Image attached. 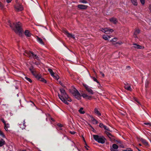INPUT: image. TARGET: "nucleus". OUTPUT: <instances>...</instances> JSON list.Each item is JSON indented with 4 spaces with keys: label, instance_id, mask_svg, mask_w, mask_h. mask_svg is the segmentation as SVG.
<instances>
[{
    "label": "nucleus",
    "instance_id": "obj_18",
    "mask_svg": "<svg viewBox=\"0 0 151 151\" xmlns=\"http://www.w3.org/2000/svg\"><path fill=\"white\" fill-rule=\"evenodd\" d=\"M133 45H134V47L135 48L141 49H142V48H144L143 47H142V46L136 44H133Z\"/></svg>",
    "mask_w": 151,
    "mask_h": 151
},
{
    "label": "nucleus",
    "instance_id": "obj_48",
    "mask_svg": "<svg viewBox=\"0 0 151 151\" xmlns=\"http://www.w3.org/2000/svg\"><path fill=\"white\" fill-rule=\"evenodd\" d=\"M148 81H147L146 83V84H145V86H146V87H147V85H148Z\"/></svg>",
    "mask_w": 151,
    "mask_h": 151
},
{
    "label": "nucleus",
    "instance_id": "obj_51",
    "mask_svg": "<svg viewBox=\"0 0 151 151\" xmlns=\"http://www.w3.org/2000/svg\"><path fill=\"white\" fill-rule=\"evenodd\" d=\"M59 83L62 86H63V84L62 83H61V81H59Z\"/></svg>",
    "mask_w": 151,
    "mask_h": 151
},
{
    "label": "nucleus",
    "instance_id": "obj_44",
    "mask_svg": "<svg viewBox=\"0 0 151 151\" xmlns=\"http://www.w3.org/2000/svg\"><path fill=\"white\" fill-rule=\"evenodd\" d=\"M58 125L59 126V127H62V125L60 124H58Z\"/></svg>",
    "mask_w": 151,
    "mask_h": 151
},
{
    "label": "nucleus",
    "instance_id": "obj_45",
    "mask_svg": "<svg viewBox=\"0 0 151 151\" xmlns=\"http://www.w3.org/2000/svg\"><path fill=\"white\" fill-rule=\"evenodd\" d=\"M100 74H101L104 77V74L102 72H100Z\"/></svg>",
    "mask_w": 151,
    "mask_h": 151
},
{
    "label": "nucleus",
    "instance_id": "obj_14",
    "mask_svg": "<svg viewBox=\"0 0 151 151\" xmlns=\"http://www.w3.org/2000/svg\"><path fill=\"white\" fill-rule=\"evenodd\" d=\"M109 20L111 22L114 24H116L118 22L117 19L114 17L110 19Z\"/></svg>",
    "mask_w": 151,
    "mask_h": 151
},
{
    "label": "nucleus",
    "instance_id": "obj_33",
    "mask_svg": "<svg viewBox=\"0 0 151 151\" xmlns=\"http://www.w3.org/2000/svg\"><path fill=\"white\" fill-rule=\"evenodd\" d=\"M79 2L80 3H82L83 4H86L87 3V1L86 0H78Z\"/></svg>",
    "mask_w": 151,
    "mask_h": 151
},
{
    "label": "nucleus",
    "instance_id": "obj_29",
    "mask_svg": "<svg viewBox=\"0 0 151 151\" xmlns=\"http://www.w3.org/2000/svg\"><path fill=\"white\" fill-rule=\"evenodd\" d=\"M112 149H117L118 148V146L116 144H114L112 145Z\"/></svg>",
    "mask_w": 151,
    "mask_h": 151
},
{
    "label": "nucleus",
    "instance_id": "obj_15",
    "mask_svg": "<svg viewBox=\"0 0 151 151\" xmlns=\"http://www.w3.org/2000/svg\"><path fill=\"white\" fill-rule=\"evenodd\" d=\"M94 112L95 114L98 116H101V113L99 111L98 109L97 108H95L94 109Z\"/></svg>",
    "mask_w": 151,
    "mask_h": 151
},
{
    "label": "nucleus",
    "instance_id": "obj_40",
    "mask_svg": "<svg viewBox=\"0 0 151 151\" xmlns=\"http://www.w3.org/2000/svg\"><path fill=\"white\" fill-rule=\"evenodd\" d=\"M0 7L1 9H2L4 8V6L2 3L0 2Z\"/></svg>",
    "mask_w": 151,
    "mask_h": 151
},
{
    "label": "nucleus",
    "instance_id": "obj_22",
    "mask_svg": "<svg viewBox=\"0 0 151 151\" xmlns=\"http://www.w3.org/2000/svg\"><path fill=\"white\" fill-rule=\"evenodd\" d=\"M24 33L26 36L27 37H30L31 35V34L28 30H26L24 32Z\"/></svg>",
    "mask_w": 151,
    "mask_h": 151
},
{
    "label": "nucleus",
    "instance_id": "obj_11",
    "mask_svg": "<svg viewBox=\"0 0 151 151\" xmlns=\"http://www.w3.org/2000/svg\"><path fill=\"white\" fill-rule=\"evenodd\" d=\"M78 7L81 9H86L88 7V6L84 5L79 4L78 5Z\"/></svg>",
    "mask_w": 151,
    "mask_h": 151
},
{
    "label": "nucleus",
    "instance_id": "obj_52",
    "mask_svg": "<svg viewBox=\"0 0 151 151\" xmlns=\"http://www.w3.org/2000/svg\"><path fill=\"white\" fill-rule=\"evenodd\" d=\"M117 142L118 143H120V144L121 143V142L120 141H117Z\"/></svg>",
    "mask_w": 151,
    "mask_h": 151
},
{
    "label": "nucleus",
    "instance_id": "obj_43",
    "mask_svg": "<svg viewBox=\"0 0 151 151\" xmlns=\"http://www.w3.org/2000/svg\"><path fill=\"white\" fill-rule=\"evenodd\" d=\"M1 121H2V122L4 123V124H6V123L5 122V121H4V119H1Z\"/></svg>",
    "mask_w": 151,
    "mask_h": 151
},
{
    "label": "nucleus",
    "instance_id": "obj_53",
    "mask_svg": "<svg viewBox=\"0 0 151 151\" xmlns=\"http://www.w3.org/2000/svg\"><path fill=\"white\" fill-rule=\"evenodd\" d=\"M93 72L94 73H95V74H96V72H95V70H94V69H93Z\"/></svg>",
    "mask_w": 151,
    "mask_h": 151
},
{
    "label": "nucleus",
    "instance_id": "obj_5",
    "mask_svg": "<svg viewBox=\"0 0 151 151\" xmlns=\"http://www.w3.org/2000/svg\"><path fill=\"white\" fill-rule=\"evenodd\" d=\"M23 55L30 58L33 57L34 58L37 60L39 59L38 56L34 54L33 53L30 51H24V53H23Z\"/></svg>",
    "mask_w": 151,
    "mask_h": 151
},
{
    "label": "nucleus",
    "instance_id": "obj_4",
    "mask_svg": "<svg viewBox=\"0 0 151 151\" xmlns=\"http://www.w3.org/2000/svg\"><path fill=\"white\" fill-rule=\"evenodd\" d=\"M70 92L78 100L81 99V94L76 89L74 88L70 90Z\"/></svg>",
    "mask_w": 151,
    "mask_h": 151
},
{
    "label": "nucleus",
    "instance_id": "obj_50",
    "mask_svg": "<svg viewBox=\"0 0 151 151\" xmlns=\"http://www.w3.org/2000/svg\"><path fill=\"white\" fill-rule=\"evenodd\" d=\"M88 147V146L86 144V145L85 146V148L87 150H88V149L87 147Z\"/></svg>",
    "mask_w": 151,
    "mask_h": 151
},
{
    "label": "nucleus",
    "instance_id": "obj_39",
    "mask_svg": "<svg viewBox=\"0 0 151 151\" xmlns=\"http://www.w3.org/2000/svg\"><path fill=\"white\" fill-rule=\"evenodd\" d=\"M123 151H133V150L130 148H128L126 150H124Z\"/></svg>",
    "mask_w": 151,
    "mask_h": 151
},
{
    "label": "nucleus",
    "instance_id": "obj_54",
    "mask_svg": "<svg viewBox=\"0 0 151 151\" xmlns=\"http://www.w3.org/2000/svg\"><path fill=\"white\" fill-rule=\"evenodd\" d=\"M120 146V147H124V146H123V145H121Z\"/></svg>",
    "mask_w": 151,
    "mask_h": 151
},
{
    "label": "nucleus",
    "instance_id": "obj_56",
    "mask_svg": "<svg viewBox=\"0 0 151 151\" xmlns=\"http://www.w3.org/2000/svg\"><path fill=\"white\" fill-rule=\"evenodd\" d=\"M51 119L52 121H54V120L53 119L51 118Z\"/></svg>",
    "mask_w": 151,
    "mask_h": 151
},
{
    "label": "nucleus",
    "instance_id": "obj_10",
    "mask_svg": "<svg viewBox=\"0 0 151 151\" xmlns=\"http://www.w3.org/2000/svg\"><path fill=\"white\" fill-rule=\"evenodd\" d=\"M32 73L34 76L35 77L39 80L40 79V78H42V76L41 74H37L35 71L32 70Z\"/></svg>",
    "mask_w": 151,
    "mask_h": 151
},
{
    "label": "nucleus",
    "instance_id": "obj_21",
    "mask_svg": "<svg viewBox=\"0 0 151 151\" xmlns=\"http://www.w3.org/2000/svg\"><path fill=\"white\" fill-rule=\"evenodd\" d=\"M25 122H24V120L23 123H20L19 124L20 127L22 129L25 128L26 127V126L25 125Z\"/></svg>",
    "mask_w": 151,
    "mask_h": 151
},
{
    "label": "nucleus",
    "instance_id": "obj_2",
    "mask_svg": "<svg viewBox=\"0 0 151 151\" xmlns=\"http://www.w3.org/2000/svg\"><path fill=\"white\" fill-rule=\"evenodd\" d=\"M13 25L15 26L16 29L15 30V32L19 35H21L22 31L21 29V26H22L21 23L20 22H18L16 24L13 23Z\"/></svg>",
    "mask_w": 151,
    "mask_h": 151
},
{
    "label": "nucleus",
    "instance_id": "obj_47",
    "mask_svg": "<svg viewBox=\"0 0 151 151\" xmlns=\"http://www.w3.org/2000/svg\"><path fill=\"white\" fill-rule=\"evenodd\" d=\"M70 133L71 134H74L75 133V132H70Z\"/></svg>",
    "mask_w": 151,
    "mask_h": 151
},
{
    "label": "nucleus",
    "instance_id": "obj_59",
    "mask_svg": "<svg viewBox=\"0 0 151 151\" xmlns=\"http://www.w3.org/2000/svg\"><path fill=\"white\" fill-rule=\"evenodd\" d=\"M84 142H85V140L84 139Z\"/></svg>",
    "mask_w": 151,
    "mask_h": 151
},
{
    "label": "nucleus",
    "instance_id": "obj_26",
    "mask_svg": "<svg viewBox=\"0 0 151 151\" xmlns=\"http://www.w3.org/2000/svg\"><path fill=\"white\" fill-rule=\"evenodd\" d=\"M4 125V129L6 131H8V128L9 127V125L8 123H6Z\"/></svg>",
    "mask_w": 151,
    "mask_h": 151
},
{
    "label": "nucleus",
    "instance_id": "obj_30",
    "mask_svg": "<svg viewBox=\"0 0 151 151\" xmlns=\"http://www.w3.org/2000/svg\"><path fill=\"white\" fill-rule=\"evenodd\" d=\"M110 37L109 36H103V38L105 40H108L110 38Z\"/></svg>",
    "mask_w": 151,
    "mask_h": 151
},
{
    "label": "nucleus",
    "instance_id": "obj_3",
    "mask_svg": "<svg viewBox=\"0 0 151 151\" xmlns=\"http://www.w3.org/2000/svg\"><path fill=\"white\" fill-rule=\"evenodd\" d=\"M93 136L95 140L101 144H104L105 143V139L103 136L93 135Z\"/></svg>",
    "mask_w": 151,
    "mask_h": 151
},
{
    "label": "nucleus",
    "instance_id": "obj_7",
    "mask_svg": "<svg viewBox=\"0 0 151 151\" xmlns=\"http://www.w3.org/2000/svg\"><path fill=\"white\" fill-rule=\"evenodd\" d=\"M14 8L17 11H21L23 9L22 6L20 4H17L15 6Z\"/></svg>",
    "mask_w": 151,
    "mask_h": 151
},
{
    "label": "nucleus",
    "instance_id": "obj_27",
    "mask_svg": "<svg viewBox=\"0 0 151 151\" xmlns=\"http://www.w3.org/2000/svg\"><path fill=\"white\" fill-rule=\"evenodd\" d=\"M52 76L57 80H58L59 78V76L56 74H53V76Z\"/></svg>",
    "mask_w": 151,
    "mask_h": 151
},
{
    "label": "nucleus",
    "instance_id": "obj_1",
    "mask_svg": "<svg viewBox=\"0 0 151 151\" xmlns=\"http://www.w3.org/2000/svg\"><path fill=\"white\" fill-rule=\"evenodd\" d=\"M60 91L61 92V94H58V96L60 99L65 104L67 105L68 104V103L67 101L70 102L71 101V99L66 93L64 89H60Z\"/></svg>",
    "mask_w": 151,
    "mask_h": 151
},
{
    "label": "nucleus",
    "instance_id": "obj_37",
    "mask_svg": "<svg viewBox=\"0 0 151 151\" xmlns=\"http://www.w3.org/2000/svg\"><path fill=\"white\" fill-rule=\"evenodd\" d=\"M8 25L10 26V27L12 29H14V27L11 24V23L10 21H9L8 22Z\"/></svg>",
    "mask_w": 151,
    "mask_h": 151
},
{
    "label": "nucleus",
    "instance_id": "obj_46",
    "mask_svg": "<svg viewBox=\"0 0 151 151\" xmlns=\"http://www.w3.org/2000/svg\"><path fill=\"white\" fill-rule=\"evenodd\" d=\"M12 0H6V1L8 3L10 2Z\"/></svg>",
    "mask_w": 151,
    "mask_h": 151
},
{
    "label": "nucleus",
    "instance_id": "obj_20",
    "mask_svg": "<svg viewBox=\"0 0 151 151\" xmlns=\"http://www.w3.org/2000/svg\"><path fill=\"white\" fill-rule=\"evenodd\" d=\"M140 32V31L139 29H137L135 31L134 34V37H137V35L139 34Z\"/></svg>",
    "mask_w": 151,
    "mask_h": 151
},
{
    "label": "nucleus",
    "instance_id": "obj_24",
    "mask_svg": "<svg viewBox=\"0 0 151 151\" xmlns=\"http://www.w3.org/2000/svg\"><path fill=\"white\" fill-rule=\"evenodd\" d=\"M78 112L82 114H83L85 113V111L83 110V108L81 107L78 110Z\"/></svg>",
    "mask_w": 151,
    "mask_h": 151
},
{
    "label": "nucleus",
    "instance_id": "obj_35",
    "mask_svg": "<svg viewBox=\"0 0 151 151\" xmlns=\"http://www.w3.org/2000/svg\"><path fill=\"white\" fill-rule=\"evenodd\" d=\"M24 78L25 79L26 81H29L30 83L32 82V81L31 80V79L25 77Z\"/></svg>",
    "mask_w": 151,
    "mask_h": 151
},
{
    "label": "nucleus",
    "instance_id": "obj_38",
    "mask_svg": "<svg viewBox=\"0 0 151 151\" xmlns=\"http://www.w3.org/2000/svg\"><path fill=\"white\" fill-rule=\"evenodd\" d=\"M144 124L148 126L149 127H151V124L150 123H145Z\"/></svg>",
    "mask_w": 151,
    "mask_h": 151
},
{
    "label": "nucleus",
    "instance_id": "obj_16",
    "mask_svg": "<svg viewBox=\"0 0 151 151\" xmlns=\"http://www.w3.org/2000/svg\"><path fill=\"white\" fill-rule=\"evenodd\" d=\"M138 140L139 141L141 142L143 144L146 145H148V143L146 141L145 139H143L142 138H139Z\"/></svg>",
    "mask_w": 151,
    "mask_h": 151
},
{
    "label": "nucleus",
    "instance_id": "obj_28",
    "mask_svg": "<svg viewBox=\"0 0 151 151\" xmlns=\"http://www.w3.org/2000/svg\"><path fill=\"white\" fill-rule=\"evenodd\" d=\"M5 144V141L3 139L0 141V147H1Z\"/></svg>",
    "mask_w": 151,
    "mask_h": 151
},
{
    "label": "nucleus",
    "instance_id": "obj_25",
    "mask_svg": "<svg viewBox=\"0 0 151 151\" xmlns=\"http://www.w3.org/2000/svg\"><path fill=\"white\" fill-rule=\"evenodd\" d=\"M132 4L134 6L137 5V0H130Z\"/></svg>",
    "mask_w": 151,
    "mask_h": 151
},
{
    "label": "nucleus",
    "instance_id": "obj_12",
    "mask_svg": "<svg viewBox=\"0 0 151 151\" xmlns=\"http://www.w3.org/2000/svg\"><path fill=\"white\" fill-rule=\"evenodd\" d=\"M82 96L84 98L87 99H90L91 98V96L87 95L85 93H83Z\"/></svg>",
    "mask_w": 151,
    "mask_h": 151
},
{
    "label": "nucleus",
    "instance_id": "obj_58",
    "mask_svg": "<svg viewBox=\"0 0 151 151\" xmlns=\"http://www.w3.org/2000/svg\"><path fill=\"white\" fill-rule=\"evenodd\" d=\"M139 145L140 146H141L142 145L141 144H139Z\"/></svg>",
    "mask_w": 151,
    "mask_h": 151
},
{
    "label": "nucleus",
    "instance_id": "obj_32",
    "mask_svg": "<svg viewBox=\"0 0 151 151\" xmlns=\"http://www.w3.org/2000/svg\"><path fill=\"white\" fill-rule=\"evenodd\" d=\"M105 132L106 134L108 136V137L110 138H111V137H112V135L109 132H107V131H105Z\"/></svg>",
    "mask_w": 151,
    "mask_h": 151
},
{
    "label": "nucleus",
    "instance_id": "obj_17",
    "mask_svg": "<svg viewBox=\"0 0 151 151\" xmlns=\"http://www.w3.org/2000/svg\"><path fill=\"white\" fill-rule=\"evenodd\" d=\"M124 87L128 91H132V89L131 88L130 85L128 83L125 84Z\"/></svg>",
    "mask_w": 151,
    "mask_h": 151
},
{
    "label": "nucleus",
    "instance_id": "obj_36",
    "mask_svg": "<svg viewBox=\"0 0 151 151\" xmlns=\"http://www.w3.org/2000/svg\"><path fill=\"white\" fill-rule=\"evenodd\" d=\"M91 77L92 78V79L93 80V81L96 82L97 83H99V82L97 81V79L95 77H94L91 76Z\"/></svg>",
    "mask_w": 151,
    "mask_h": 151
},
{
    "label": "nucleus",
    "instance_id": "obj_41",
    "mask_svg": "<svg viewBox=\"0 0 151 151\" xmlns=\"http://www.w3.org/2000/svg\"><path fill=\"white\" fill-rule=\"evenodd\" d=\"M140 1L142 4H144L145 3V0H140Z\"/></svg>",
    "mask_w": 151,
    "mask_h": 151
},
{
    "label": "nucleus",
    "instance_id": "obj_60",
    "mask_svg": "<svg viewBox=\"0 0 151 151\" xmlns=\"http://www.w3.org/2000/svg\"><path fill=\"white\" fill-rule=\"evenodd\" d=\"M139 151H140V150H139Z\"/></svg>",
    "mask_w": 151,
    "mask_h": 151
},
{
    "label": "nucleus",
    "instance_id": "obj_6",
    "mask_svg": "<svg viewBox=\"0 0 151 151\" xmlns=\"http://www.w3.org/2000/svg\"><path fill=\"white\" fill-rule=\"evenodd\" d=\"M83 86H84V87L85 88V89H86V90L91 94L92 95L94 94V92L91 89V88L89 86H88L87 85L85 84H83Z\"/></svg>",
    "mask_w": 151,
    "mask_h": 151
},
{
    "label": "nucleus",
    "instance_id": "obj_23",
    "mask_svg": "<svg viewBox=\"0 0 151 151\" xmlns=\"http://www.w3.org/2000/svg\"><path fill=\"white\" fill-rule=\"evenodd\" d=\"M37 40L39 43H40L42 45H44V43L43 42L42 40L39 37H37Z\"/></svg>",
    "mask_w": 151,
    "mask_h": 151
},
{
    "label": "nucleus",
    "instance_id": "obj_49",
    "mask_svg": "<svg viewBox=\"0 0 151 151\" xmlns=\"http://www.w3.org/2000/svg\"><path fill=\"white\" fill-rule=\"evenodd\" d=\"M29 70H30V71H31V72H32V70H33L34 71H35L34 70H33V68H30Z\"/></svg>",
    "mask_w": 151,
    "mask_h": 151
},
{
    "label": "nucleus",
    "instance_id": "obj_13",
    "mask_svg": "<svg viewBox=\"0 0 151 151\" xmlns=\"http://www.w3.org/2000/svg\"><path fill=\"white\" fill-rule=\"evenodd\" d=\"M99 126L101 128H104L105 130H106L108 131H110L109 129L106 126L104 125L102 123H100L99 125Z\"/></svg>",
    "mask_w": 151,
    "mask_h": 151
},
{
    "label": "nucleus",
    "instance_id": "obj_55",
    "mask_svg": "<svg viewBox=\"0 0 151 151\" xmlns=\"http://www.w3.org/2000/svg\"><path fill=\"white\" fill-rule=\"evenodd\" d=\"M122 42H121L120 43H119V44H122Z\"/></svg>",
    "mask_w": 151,
    "mask_h": 151
},
{
    "label": "nucleus",
    "instance_id": "obj_34",
    "mask_svg": "<svg viewBox=\"0 0 151 151\" xmlns=\"http://www.w3.org/2000/svg\"><path fill=\"white\" fill-rule=\"evenodd\" d=\"M39 81L45 83H47L46 81L42 77L40 78V79L39 80Z\"/></svg>",
    "mask_w": 151,
    "mask_h": 151
},
{
    "label": "nucleus",
    "instance_id": "obj_8",
    "mask_svg": "<svg viewBox=\"0 0 151 151\" xmlns=\"http://www.w3.org/2000/svg\"><path fill=\"white\" fill-rule=\"evenodd\" d=\"M100 30L106 33H110L113 32V30L112 29H110L108 28H101L100 29Z\"/></svg>",
    "mask_w": 151,
    "mask_h": 151
},
{
    "label": "nucleus",
    "instance_id": "obj_57",
    "mask_svg": "<svg viewBox=\"0 0 151 151\" xmlns=\"http://www.w3.org/2000/svg\"><path fill=\"white\" fill-rule=\"evenodd\" d=\"M114 40V39H112V40H111V41H114V40Z\"/></svg>",
    "mask_w": 151,
    "mask_h": 151
},
{
    "label": "nucleus",
    "instance_id": "obj_19",
    "mask_svg": "<svg viewBox=\"0 0 151 151\" xmlns=\"http://www.w3.org/2000/svg\"><path fill=\"white\" fill-rule=\"evenodd\" d=\"M91 120L93 124H98V121L95 119L94 118H93V116H91Z\"/></svg>",
    "mask_w": 151,
    "mask_h": 151
},
{
    "label": "nucleus",
    "instance_id": "obj_42",
    "mask_svg": "<svg viewBox=\"0 0 151 151\" xmlns=\"http://www.w3.org/2000/svg\"><path fill=\"white\" fill-rule=\"evenodd\" d=\"M134 99L135 101H136L139 104H140L139 102L138 101V100L136 98H134Z\"/></svg>",
    "mask_w": 151,
    "mask_h": 151
},
{
    "label": "nucleus",
    "instance_id": "obj_9",
    "mask_svg": "<svg viewBox=\"0 0 151 151\" xmlns=\"http://www.w3.org/2000/svg\"><path fill=\"white\" fill-rule=\"evenodd\" d=\"M64 34L67 35V36L69 38H72L74 39H75V35H72L71 34L69 33L67 31L65 30L64 31Z\"/></svg>",
    "mask_w": 151,
    "mask_h": 151
},
{
    "label": "nucleus",
    "instance_id": "obj_31",
    "mask_svg": "<svg viewBox=\"0 0 151 151\" xmlns=\"http://www.w3.org/2000/svg\"><path fill=\"white\" fill-rule=\"evenodd\" d=\"M48 70L50 73L51 76H53V74H55V73L52 71V69H50V68L48 69Z\"/></svg>",
    "mask_w": 151,
    "mask_h": 151
}]
</instances>
